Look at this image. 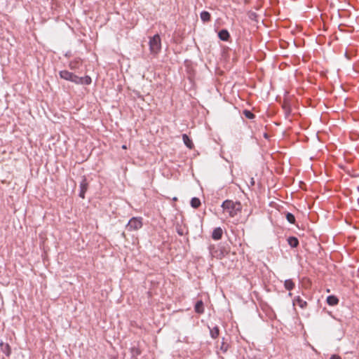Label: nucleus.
<instances>
[{
	"mask_svg": "<svg viewBox=\"0 0 359 359\" xmlns=\"http://www.w3.org/2000/svg\"><path fill=\"white\" fill-rule=\"evenodd\" d=\"M223 210L228 212L230 217H233L241 210L240 202H233L231 200H226L222 204Z\"/></svg>",
	"mask_w": 359,
	"mask_h": 359,
	"instance_id": "obj_1",
	"label": "nucleus"
},
{
	"mask_svg": "<svg viewBox=\"0 0 359 359\" xmlns=\"http://www.w3.org/2000/svg\"><path fill=\"white\" fill-rule=\"evenodd\" d=\"M208 249L211 256L217 259H222L228 253V250L222 245H210Z\"/></svg>",
	"mask_w": 359,
	"mask_h": 359,
	"instance_id": "obj_2",
	"label": "nucleus"
},
{
	"mask_svg": "<svg viewBox=\"0 0 359 359\" xmlns=\"http://www.w3.org/2000/svg\"><path fill=\"white\" fill-rule=\"evenodd\" d=\"M149 49L152 54H157L161 49V40L158 34H155L149 40Z\"/></svg>",
	"mask_w": 359,
	"mask_h": 359,
	"instance_id": "obj_3",
	"label": "nucleus"
},
{
	"mask_svg": "<svg viewBox=\"0 0 359 359\" xmlns=\"http://www.w3.org/2000/svg\"><path fill=\"white\" fill-rule=\"evenodd\" d=\"M142 226V217H132L126 225V229L128 231H136L141 229Z\"/></svg>",
	"mask_w": 359,
	"mask_h": 359,
	"instance_id": "obj_4",
	"label": "nucleus"
},
{
	"mask_svg": "<svg viewBox=\"0 0 359 359\" xmlns=\"http://www.w3.org/2000/svg\"><path fill=\"white\" fill-rule=\"evenodd\" d=\"M60 76L62 79L72 81L76 84H79L82 81L81 79H79V76L74 75L72 72H69L67 70L60 71Z\"/></svg>",
	"mask_w": 359,
	"mask_h": 359,
	"instance_id": "obj_5",
	"label": "nucleus"
},
{
	"mask_svg": "<svg viewBox=\"0 0 359 359\" xmlns=\"http://www.w3.org/2000/svg\"><path fill=\"white\" fill-rule=\"evenodd\" d=\"M79 187H80V190H79V196L81 198H84L85 194H86V191L88 190V183L87 180L85 176L82 177L81 181L80 182Z\"/></svg>",
	"mask_w": 359,
	"mask_h": 359,
	"instance_id": "obj_6",
	"label": "nucleus"
},
{
	"mask_svg": "<svg viewBox=\"0 0 359 359\" xmlns=\"http://www.w3.org/2000/svg\"><path fill=\"white\" fill-rule=\"evenodd\" d=\"M223 234V230L221 227H217L214 229L212 233V238L215 241H218L222 238Z\"/></svg>",
	"mask_w": 359,
	"mask_h": 359,
	"instance_id": "obj_7",
	"label": "nucleus"
},
{
	"mask_svg": "<svg viewBox=\"0 0 359 359\" xmlns=\"http://www.w3.org/2000/svg\"><path fill=\"white\" fill-rule=\"evenodd\" d=\"M287 241L288 245L293 248H297L299 244L298 238L295 236H290L287 238Z\"/></svg>",
	"mask_w": 359,
	"mask_h": 359,
	"instance_id": "obj_8",
	"label": "nucleus"
},
{
	"mask_svg": "<svg viewBox=\"0 0 359 359\" xmlns=\"http://www.w3.org/2000/svg\"><path fill=\"white\" fill-rule=\"evenodd\" d=\"M1 351L5 353L6 355L9 356L11 354V347L8 343H0Z\"/></svg>",
	"mask_w": 359,
	"mask_h": 359,
	"instance_id": "obj_9",
	"label": "nucleus"
},
{
	"mask_svg": "<svg viewBox=\"0 0 359 359\" xmlns=\"http://www.w3.org/2000/svg\"><path fill=\"white\" fill-rule=\"evenodd\" d=\"M195 312L201 314L204 312L203 302L202 300H198L196 302L194 306Z\"/></svg>",
	"mask_w": 359,
	"mask_h": 359,
	"instance_id": "obj_10",
	"label": "nucleus"
},
{
	"mask_svg": "<svg viewBox=\"0 0 359 359\" xmlns=\"http://www.w3.org/2000/svg\"><path fill=\"white\" fill-rule=\"evenodd\" d=\"M326 302L330 306H335L339 303V299L334 295H330L327 297Z\"/></svg>",
	"mask_w": 359,
	"mask_h": 359,
	"instance_id": "obj_11",
	"label": "nucleus"
},
{
	"mask_svg": "<svg viewBox=\"0 0 359 359\" xmlns=\"http://www.w3.org/2000/svg\"><path fill=\"white\" fill-rule=\"evenodd\" d=\"M218 36L221 40L225 41H228L230 37L229 32L226 29L221 30L219 32Z\"/></svg>",
	"mask_w": 359,
	"mask_h": 359,
	"instance_id": "obj_12",
	"label": "nucleus"
},
{
	"mask_svg": "<svg viewBox=\"0 0 359 359\" xmlns=\"http://www.w3.org/2000/svg\"><path fill=\"white\" fill-rule=\"evenodd\" d=\"M182 140L184 143V144L189 149H191L194 147V144L192 142V140L189 137V136L187 134L182 135Z\"/></svg>",
	"mask_w": 359,
	"mask_h": 359,
	"instance_id": "obj_13",
	"label": "nucleus"
},
{
	"mask_svg": "<svg viewBox=\"0 0 359 359\" xmlns=\"http://www.w3.org/2000/svg\"><path fill=\"white\" fill-rule=\"evenodd\" d=\"M284 286L286 290L290 291L294 288V283L291 279H287L285 280Z\"/></svg>",
	"mask_w": 359,
	"mask_h": 359,
	"instance_id": "obj_14",
	"label": "nucleus"
},
{
	"mask_svg": "<svg viewBox=\"0 0 359 359\" xmlns=\"http://www.w3.org/2000/svg\"><path fill=\"white\" fill-rule=\"evenodd\" d=\"M210 334L212 338H217L219 334V327L217 326H215L212 329L210 330Z\"/></svg>",
	"mask_w": 359,
	"mask_h": 359,
	"instance_id": "obj_15",
	"label": "nucleus"
},
{
	"mask_svg": "<svg viewBox=\"0 0 359 359\" xmlns=\"http://www.w3.org/2000/svg\"><path fill=\"white\" fill-rule=\"evenodd\" d=\"M201 201L198 198L194 197L191 200V206L194 208H198L201 205Z\"/></svg>",
	"mask_w": 359,
	"mask_h": 359,
	"instance_id": "obj_16",
	"label": "nucleus"
},
{
	"mask_svg": "<svg viewBox=\"0 0 359 359\" xmlns=\"http://www.w3.org/2000/svg\"><path fill=\"white\" fill-rule=\"evenodd\" d=\"M201 19L203 22H208L210 20V14L208 11H203L201 13Z\"/></svg>",
	"mask_w": 359,
	"mask_h": 359,
	"instance_id": "obj_17",
	"label": "nucleus"
},
{
	"mask_svg": "<svg viewBox=\"0 0 359 359\" xmlns=\"http://www.w3.org/2000/svg\"><path fill=\"white\" fill-rule=\"evenodd\" d=\"M296 301H297L298 305L299 306V307H301L302 309H304L306 307L307 302L306 301L303 300L300 297H297L296 299Z\"/></svg>",
	"mask_w": 359,
	"mask_h": 359,
	"instance_id": "obj_18",
	"label": "nucleus"
},
{
	"mask_svg": "<svg viewBox=\"0 0 359 359\" xmlns=\"http://www.w3.org/2000/svg\"><path fill=\"white\" fill-rule=\"evenodd\" d=\"M286 219L290 224H294L295 222V217L292 213L287 212L286 214Z\"/></svg>",
	"mask_w": 359,
	"mask_h": 359,
	"instance_id": "obj_19",
	"label": "nucleus"
},
{
	"mask_svg": "<svg viewBox=\"0 0 359 359\" xmlns=\"http://www.w3.org/2000/svg\"><path fill=\"white\" fill-rule=\"evenodd\" d=\"M131 354L133 358H136L141 354V351L138 348L134 346L131 348Z\"/></svg>",
	"mask_w": 359,
	"mask_h": 359,
	"instance_id": "obj_20",
	"label": "nucleus"
},
{
	"mask_svg": "<svg viewBox=\"0 0 359 359\" xmlns=\"http://www.w3.org/2000/svg\"><path fill=\"white\" fill-rule=\"evenodd\" d=\"M80 64H81V62L79 61H77V60L72 61L69 63V67L72 69H77L79 67Z\"/></svg>",
	"mask_w": 359,
	"mask_h": 359,
	"instance_id": "obj_21",
	"label": "nucleus"
},
{
	"mask_svg": "<svg viewBox=\"0 0 359 359\" xmlns=\"http://www.w3.org/2000/svg\"><path fill=\"white\" fill-rule=\"evenodd\" d=\"M79 79H81V82L79 84L85 83V84H90L91 83V79L90 76H85V77H79Z\"/></svg>",
	"mask_w": 359,
	"mask_h": 359,
	"instance_id": "obj_22",
	"label": "nucleus"
},
{
	"mask_svg": "<svg viewBox=\"0 0 359 359\" xmlns=\"http://www.w3.org/2000/svg\"><path fill=\"white\" fill-rule=\"evenodd\" d=\"M245 117L248 119H254L255 118V114H244Z\"/></svg>",
	"mask_w": 359,
	"mask_h": 359,
	"instance_id": "obj_23",
	"label": "nucleus"
},
{
	"mask_svg": "<svg viewBox=\"0 0 359 359\" xmlns=\"http://www.w3.org/2000/svg\"><path fill=\"white\" fill-rule=\"evenodd\" d=\"M330 359H341V358L339 355L333 354L330 356Z\"/></svg>",
	"mask_w": 359,
	"mask_h": 359,
	"instance_id": "obj_24",
	"label": "nucleus"
},
{
	"mask_svg": "<svg viewBox=\"0 0 359 359\" xmlns=\"http://www.w3.org/2000/svg\"><path fill=\"white\" fill-rule=\"evenodd\" d=\"M254 184H255V180H254L253 178H251V180H250V185L253 186Z\"/></svg>",
	"mask_w": 359,
	"mask_h": 359,
	"instance_id": "obj_25",
	"label": "nucleus"
},
{
	"mask_svg": "<svg viewBox=\"0 0 359 359\" xmlns=\"http://www.w3.org/2000/svg\"><path fill=\"white\" fill-rule=\"evenodd\" d=\"M177 233H178V234H179V235H180V236H182V235H183V231H182V230H180V229H177Z\"/></svg>",
	"mask_w": 359,
	"mask_h": 359,
	"instance_id": "obj_26",
	"label": "nucleus"
},
{
	"mask_svg": "<svg viewBox=\"0 0 359 359\" xmlns=\"http://www.w3.org/2000/svg\"><path fill=\"white\" fill-rule=\"evenodd\" d=\"M121 147H122L123 149H127V147H126V144L122 145Z\"/></svg>",
	"mask_w": 359,
	"mask_h": 359,
	"instance_id": "obj_27",
	"label": "nucleus"
},
{
	"mask_svg": "<svg viewBox=\"0 0 359 359\" xmlns=\"http://www.w3.org/2000/svg\"><path fill=\"white\" fill-rule=\"evenodd\" d=\"M48 119H50L52 120L53 121H55V120L52 119V118H50V116H48Z\"/></svg>",
	"mask_w": 359,
	"mask_h": 359,
	"instance_id": "obj_28",
	"label": "nucleus"
},
{
	"mask_svg": "<svg viewBox=\"0 0 359 359\" xmlns=\"http://www.w3.org/2000/svg\"><path fill=\"white\" fill-rule=\"evenodd\" d=\"M243 112L248 113V112H250V111L249 110H245V111H243Z\"/></svg>",
	"mask_w": 359,
	"mask_h": 359,
	"instance_id": "obj_29",
	"label": "nucleus"
},
{
	"mask_svg": "<svg viewBox=\"0 0 359 359\" xmlns=\"http://www.w3.org/2000/svg\"><path fill=\"white\" fill-rule=\"evenodd\" d=\"M173 201H177V198H176V197H174V198H173Z\"/></svg>",
	"mask_w": 359,
	"mask_h": 359,
	"instance_id": "obj_30",
	"label": "nucleus"
},
{
	"mask_svg": "<svg viewBox=\"0 0 359 359\" xmlns=\"http://www.w3.org/2000/svg\"><path fill=\"white\" fill-rule=\"evenodd\" d=\"M52 115H53L54 117L56 116V114H52Z\"/></svg>",
	"mask_w": 359,
	"mask_h": 359,
	"instance_id": "obj_31",
	"label": "nucleus"
},
{
	"mask_svg": "<svg viewBox=\"0 0 359 359\" xmlns=\"http://www.w3.org/2000/svg\"><path fill=\"white\" fill-rule=\"evenodd\" d=\"M290 114H291L290 113L286 114V115H287V116H289Z\"/></svg>",
	"mask_w": 359,
	"mask_h": 359,
	"instance_id": "obj_32",
	"label": "nucleus"
}]
</instances>
